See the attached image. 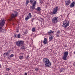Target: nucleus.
Returning <instances> with one entry per match:
<instances>
[{
    "label": "nucleus",
    "mask_w": 75,
    "mask_h": 75,
    "mask_svg": "<svg viewBox=\"0 0 75 75\" xmlns=\"http://www.w3.org/2000/svg\"><path fill=\"white\" fill-rule=\"evenodd\" d=\"M0 33H4V32H6V30L5 29H3V27L5 24V21L6 20L4 18L1 19L0 20Z\"/></svg>",
    "instance_id": "obj_1"
},
{
    "label": "nucleus",
    "mask_w": 75,
    "mask_h": 75,
    "mask_svg": "<svg viewBox=\"0 0 75 75\" xmlns=\"http://www.w3.org/2000/svg\"><path fill=\"white\" fill-rule=\"evenodd\" d=\"M43 63L45 64V67L49 68L51 66V63L48 58H44L43 59Z\"/></svg>",
    "instance_id": "obj_2"
},
{
    "label": "nucleus",
    "mask_w": 75,
    "mask_h": 75,
    "mask_svg": "<svg viewBox=\"0 0 75 75\" xmlns=\"http://www.w3.org/2000/svg\"><path fill=\"white\" fill-rule=\"evenodd\" d=\"M14 13H14H12L11 15V17L10 18L9 20V21H13L14 19H15V17L17 16V14H18V12L17 11H14Z\"/></svg>",
    "instance_id": "obj_3"
},
{
    "label": "nucleus",
    "mask_w": 75,
    "mask_h": 75,
    "mask_svg": "<svg viewBox=\"0 0 75 75\" xmlns=\"http://www.w3.org/2000/svg\"><path fill=\"white\" fill-rule=\"evenodd\" d=\"M24 42V41L19 40L18 41H17L16 43V45L18 47H21L22 45H23Z\"/></svg>",
    "instance_id": "obj_4"
},
{
    "label": "nucleus",
    "mask_w": 75,
    "mask_h": 75,
    "mask_svg": "<svg viewBox=\"0 0 75 75\" xmlns=\"http://www.w3.org/2000/svg\"><path fill=\"white\" fill-rule=\"evenodd\" d=\"M69 25V21H63V23L62 26L64 28H67L68 26Z\"/></svg>",
    "instance_id": "obj_5"
},
{
    "label": "nucleus",
    "mask_w": 75,
    "mask_h": 75,
    "mask_svg": "<svg viewBox=\"0 0 75 75\" xmlns=\"http://www.w3.org/2000/svg\"><path fill=\"white\" fill-rule=\"evenodd\" d=\"M63 54V56L62 57L63 59L64 60H67V58L68 55V52H64Z\"/></svg>",
    "instance_id": "obj_6"
},
{
    "label": "nucleus",
    "mask_w": 75,
    "mask_h": 75,
    "mask_svg": "<svg viewBox=\"0 0 75 75\" xmlns=\"http://www.w3.org/2000/svg\"><path fill=\"white\" fill-rule=\"evenodd\" d=\"M58 6H55L52 11V14H56L57 12H58Z\"/></svg>",
    "instance_id": "obj_7"
},
{
    "label": "nucleus",
    "mask_w": 75,
    "mask_h": 75,
    "mask_svg": "<svg viewBox=\"0 0 75 75\" xmlns=\"http://www.w3.org/2000/svg\"><path fill=\"white\" fill-rule=\"evenodd\" d=\"M52 23L54 24L57 23V22L58 21V17H54L52 19Z\"/></svg>",
    "instance_id": "obj_8"
},
{
    "label": "nucleus",
    "mask_w": 75,
    "mask_h": 75,
    "mask_svg": "<svg viewBox=\"0 0 75 75\" xmlns=\"http://www.w3.org/2000/svg\"><path fill=\"white\" fill-rule=\"evenodd\" d=\"M36 4V2L35 1V2H34V3L32 4V5L30 6L32 10H34V9H35Z\"/></svg>",
    "instance_id": "obj_9"
},
{
    "label": "nucleus",
    "mask_w": 75,
    "mask_h": 75,
    "mask_svg": "<svg viewBox=\"0 0 75 75\" xmlns=\"http://www.w3.org/2000/svg\"><path fill=\"white\" fill-rule=\"evenodd\" d=\"M71 4V1L70 0H66L65 1V6H69Z\"/></svg>",
    "instance_id": "obj_10"
},
{
    "label": "nucleus",
    "mask_w": 75,
    "mask_h": 75,
    "mask_svg": "<svg viewBox=\"0 0 75 75\" xmlns=\"http://www.w3.org/2000/svg\"><path fill=\"white\" fill-rule=\"evenodd\" d=\"M75 1H73L71 2V4L70 5H69V7L70 8H72V7H74V6H75Z\"/></svg>",
    "instance_id": "obj_11"
},
{
    "label": "nucleus",
    "mask_w": 75,
    "mask_h": 75,
    "mask_svg": "<svg viewBox=\"0 0 75 75\" xmlns=\"http://www.w3.org/2000/svg\"><path fill=\"white\" fill-rule=\"evenodd\" d=\"M10 50H8L7 52H6V53H5L3 55H4V57H6V55H7L8 56V55H9V53H10Z\"/></svg>",
    "instance_id": "obj_12"
},
{
    "label": "nucleus",
    "mask_w": 75,
    "mask_h": 75,
    "mask_svg": "<svg viewBox=\"0 0 75 75\" xmlns=\"http://www.w3.org/2000/svg\"><path fill=\"white\" fill-rule=\"evenodd\" d=\"M47 38H45L44 39L43 43H44V44H47Z\"/></svg>",
    "instance_id": "obj_13"
},
{
    "label": "nucleus",
    "mask_w": 75,
    "mask_h": 75,
    "mask_svg": "<svg viewBox=\"0 0 75 75\" xmlns=\"http://www.w3.org/2000/svg\"><path fill=\"white\" fill-rule=\"evenodd\" d=\"M49 37L50 41H51L54 38V36L52 35H51Z\"/></svg>",
    "instance_id": "obj_14"
},
{
    "label": "nucleus",
    "mask_w": 75,
    "mask_h": 75,
    "mask_svg": "<svg viewBox=\"0 0 75 75\" xmlns=\"http://www.w3.org/2000/svg\"><path fill=\"white\" fill-rule=\"evenodd\" d=\"M61 34V32L60 30H58L57 33V37H59V34Z\"/></svg>",
    "instance_id": "obj_15"
},
{
    "label": "nucleus",
    "mask_w": 75,
    "mask_h": 75,
    "mask_svg": "<svg viewBox=\"0 0 75 75\" xmlns=\"http://www.w3.org/2000/svg\"><path fill=\"white\" fill-rule=\"evenodd\" d=\"M21 50H25V46H23L21 48Z\"/></svg>",
    "instance_id": "obj_16"
},
{
    "label": "nucleus",
    "mask_w": 75,
    "mask_h": 75,
    "mask_svg": "<svg viewBox=\"0 0 75 75\" xmlns=\"http://www.w3.org/2000/svg\"><path fill=\"white\" fill-rule=\"evenodd\" d=\"M35 1L36 2L35 0H30V3L33 4V3H34Z\"/></svg>",
    "instance_id": "obj_17"
},
{
    "label": "nucleus",
    "mask_w": 75,
    "mask_h": 75,
    "mask_svg": "<svg viewBox=\"0 0 75 75\" xmlns=\"http://www.w3.org/2000/svg\"><path fill=\"white\" fill-rule=\"evenodd\" d=\"M28 17H29V18H30L32 17V15H31V13H29L28 15Z\"/></svg>",
    "instance_id": "obj_18"
},
{
    "label": "nucleus",
    "mask_w": 75,
    "mask_h": 75,
    "mask_svg": "<svg viewBox=\"0 0 75 75\" xmlns=\"http://www.w3.org/2000/svg\"><path fill=\"white\" fill-rule=\"evenodd\" d=\"M54 33V31H52V30H50L48 32V34H52V33Z\"/></svg>",
    "instance_id": "obj_19"
},
{
    "label": "nucleus",
    "mask_w": 75,
    "mask_h": 75,
    "mask_svg": "<svg viewBox=\"0 0 75 75\" xmlns=\"http://www.w3.org/2000/svg\"><path fill=\"white\" fill-rule=\"evenodd\" d=\"M18 38H20L21 37V34H18L17 35Z\"/></svg>",
    "instance_id": "obj_20"
},
{
    "label": "nucleus",
    "mask_w": 75,
    "mask_h": 75,
    "mask_svg": "<svg viewBox=\"0 0 75 75\" xmlns=\"http://www.w3.org/2000/svg\"><path fill=\"white\" fill-rule=\"evenodd\" d=\"M32 31L33 32H35V28L33 27L32 29Z\"/></svg>",
    "instance_id": "obj_21"
},
{
    "label": "nucleus",
    "mask_w": 75,
    "mask_h": 75,
    "mask_svg": "<svg viewBox=\"0 0 75 75\" xmlns=\"http://www.w3.org/2000/svg\"><path fill=\"white\" fill-rule=\"evenodd\" d=\"M36 10L37 11H41V8H40V7H39L37 8Z\"/></svg>",
    "instance_id": "obj_22"
},
{
    "label": "nucleus",
    "mask_w": 75,
    "mask_h": 75,
    "mask_svg": "<svg viewBox=\"0 0 75 75\" xmlns=\"http://www.w3.org/2000/svg\"><path fill=\"white\" fill-rule=\"evenodd\" d=\"M26 3L25 4L26 6H27V4L29 3V1L28 0H26Z\"/></svg>",
    "instance_id": "obj_23"
},
{
    "label": "nucleus",
    "mask_w": 75,
    "mask_h": 75,
    "mask_svg": "<svg viewBox=\"0 0 75 75\" xmlns=\"http://www.w3.org/2000/svg\"><path fill=\"white\" fill-rule=\"evenodd\" d=\"M29 18H29V17H28V16H27L25 18V20L26 21H27Z\"/></svg>",
    "instance_id": "obj_24"
},
{
    "label": "nucleus",
    "mask_w": 75,
    "mask_h": 75,
    "mask_svg": "<svg viewBox=\"0 0 75 75\" xmlns=\"http://www.w3.org/2000/svg\"><path fill=\"white\" fill-rule=\"evenodd\" d=\"M64 70V68H62L61 69H60V72L61 73V72H62Z\"/></svg>",
    "instance_id": "obj_25"
},
{
    "label": "nucleus",
    "mask_w": 75,
    "mask_h": 75,
    "mask_svg": "<svg viewBox=\"0 0 75 75\" xmlns=\"http://www.w3.org/2000/svg\"><path fill=\"white\" fill-rule=\"evenodd\" d=\"M19 59H23V57L22 56H21L20 57H19Z\"/></svg>",
    "instance_id": "obj_26"
},
{
    "label": "nucleus",
    "mask_w": 75,
    "mask_h": 75,
    "mask_svg": "<svg viewBox=\"0 0 75 75\" xmlns=\"http://www.w3.org/2000/svg\"><path fill=\"white\" fill-rule=\"evenodd\" d=\"M17 34H15L14 35V38H16L17 37Z\"/></svg>",
    "instance_id": "obj_27"
},
{
    "label": "nucleus",
    "mask_w": 75,
    "mask_h": 75,
    "mask_svg": "<svg viewBox=\"0 0 75 75\" xmlns=\"http://www.w3.org/2000/svg\"><path fill=\"white\" fill-rule=\"evenodd\" d=\"M10 57H11V58L13 57H14V54H12L10 56Z\"/></svg>",
    "instance_id": "obj_28"
},
{
    "label": "nucleus",
    "mask_w": 75,
    "mask_h": 75,
    "mask_svg": "<svg viewBox=\"0 0 75 75\" xmlns=\"http://www.w3.org/2000/svg\"><path fill=\"white\" fill-rule=\"evenodd\" d=\"M39 69H38V68H35V70L36 71H38Z\"/></svg>",
    "instance_id": "obj_29"
},
{
    "label": "nucleus",
    "mask_w": 75,
    "mask_h": 75,
    "mask_svg": "<svg viewBox=\"0 0 75 75\" xmlns=\"http://www.w3.org/2000/svg\"><path fill=\"white\" fill-rule=\"evenodd\" d=\"M27 30H26L24 32V33L25 34H27Z\"/></svg>",
    "instance_id": "obj_30"
},
{
    "label": "nucleus",
    "mask_w": 75,
    "mask_h": 75,
    "mask_svg": "<svg viewBox=\"0 0 75 75\" xmlns=\"http://www.w3.org/2000/svg\"><path fill=\"white\" fill-rule=\"evenodd\" d=\"M6 71H10V69L9 68H7L6 69Z\"/></svg>",
    "instance_id": "obj_31"
},
{
    "label": "nucleus",
    "mask_w": 75,
    "mask_h": 75,
    "mask_svg": "<svg viewBox=\"0 0 75 75\" xmlns=\"http://www.w3.org/2000/svg\"><path fill=\"white\" fill-rule=\"evenodd\" d=\"M34 20V18H32V20H31V21H32V22H33V20Z\"/></svg>",
    "instance_id": "obj_32"
},
{
    "label": "nucleus",
    "mask_w": 75,
    "mask_h": 75,
    "mask_svg": "<svg viewBox=\"0 0 75 75\" xmlns=\"http://www.w3.org/2000/svg\"><path fill=\"white\" fill-rule=\"evenodd\" d=\"M29 57V55H28L27 56V57L26 58V59H28V57Z\"/></svg>",
    "instance_id": "obj_33"
},
{
    "label": "nucleus",
    "mask_w": 75,
    "mask_h": 75,
    "mask_svg": "<svg viewBox=\"0 0 75 75\" xmlns=\"http://www.w3.org/2000/svg\"><path fill=\"white\" fill-rule=\"evenodd\" d=\"M25 75H27V73H25Z\"/></svg>",
    "instance_id": "obj_34"
},
{
    "label": "nucleus",
    "mask_w": 75,
    "mask_h": 75,
    "mask_svg": "<svg viewBox=\"0 0 75 75\" xmlns=\"http://www.w3.org/2000/svg\"><path fill=\"white\" fill-rule=\"evenodd\" d=\"M10 57H8V59H10Z\"/></svg>",
    "instance_id": "obj_35"
},
{
    "label": "nucleus",
    "mask_w": 75,
    "mask_h": 75,
    "mask_svg": "<svg viewBox=\"0 0 75 75\" xmlns=\"http://www.w3.org/2000/svg\"><path fill=\"white\" fill-rule=\"evenodd\" d=\"M1 64H0V68H1Z\"/></svg>",
    "instance_id": "obj_36"
},
{
    "label": "nucleus",
    "mask_w": 75,
    "mask_h": 75,
    "mask_svg": "<svg viewBox=\"0 0 75 75\" xmlns=\"http://www.w3.org/2000/svg\"><path fill=\"white\" fill-rule=\"evenodd\" d=\"M74 65H75V62H74Z\"/></svg>",
    "instance_id": "obj_37"
},
{
    "label": "nucleus",
    "mask_w": 75,
    "mask_h": 75,
    "mask_svg": "<svg viewBox=\"0 0 75 75\" xmlns=\"http://www.w3.org/2000/svg\"><path fill=\"white\" fill-rule=\"evenodd\" d=\"M5 75H8V74H5Z\"/></svg>",
    "instance_id": "obj_38"
},
{
    "label": "nucleus",
    "mask_w": 75,
    "mask_h": 75,
    "mask_svg": "<svg viewBox=\"0 0 75 75\" xmlns=\"http://www.w3.org/2000/svg\"><path fill=\"white\" fill-rule=\"evenodd\" d=\"M40 3H41V2H40Z\"/></svg>",
    "instance_id": "obj_39"
},
{
    "label": "nucleus",
    "mask_w": 75,
    "mask_h": 75,
    "mask_svg": "<svg viewBox=\"0 0 75 75\" xmlns=\"http://www.w3.org/2000/svg\"><path fill=\"white\" fill-rule=\"evenodd\" d=\"M17 32H18V31H17Z\"/></svg>",
    "instance_id": "obj_40"
},
{
    "label": "nucleus",
    "mask_w": 75,
    "mask_h": 75,
    "mask_svg": "<svg viewBox=\"0 0 75 75\" xmlns=\"http://www.w3.org/2000/svg\"><path fill=\"white\" fill-rule=\"evenodd\" d=\"M17 32H18V31H17Z\"/></svg>",
    "instance_id": "obj_41"
}]
</instances>
